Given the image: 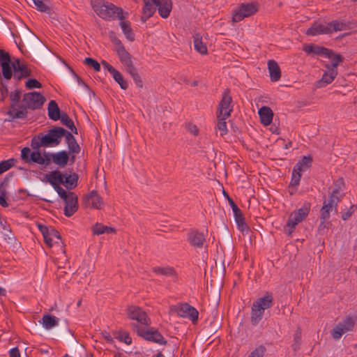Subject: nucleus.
Here are the masks:
<instances>
[{
  "mask_svg": "<svg viewBox=\"0 0 357 357\" xmlns=\"http://www.w3.org/2000/svg\"><path fill=\"white\" fill-rule=\"evenodd\" d=\"M301 345V330L298 328L294 335V343L291 344L292 349L297 351Z\"/></svg>",
  "mask_w": 357,
  "mask_h": 357,
  "instance_id": "obj_48",
  "label": "nucleus"
},
{
  "mask_svg": "<svg viewBox=\"0 0 357 357\" xmlns=\"http://www.w3.org/2000/svg\"><path fill=\"white\" fill-rule=\"evenodd\" d=\"M335 188L334 189H337L338 190H343V188L344 187V181L342 178H339L337 180H336L334 183Z\"/></svg>",
  "mask_w": 357,
  "mask_h": 357,
  "instance_id": "obj_64",
  "label": "nucleus"
},
{
  "mask_svg": "<svg viewBox=\"0 0 357 357\" xmlns=\"http://www.w3.org/2000/svg\"><path fill=\"white\" fill-rule=\"evenodd\" d=\"M303 50L307 54L321 55L326 58H331L333 54L332 50L314 44H305Z\"/></svg>",
  "mask_w": 357,
  "mask_h": 357,
  "instance_id": "obj_17",
  "label": "nucleus"
},
{
  "mask_svg": "<svg viewBox=\"0 0 357 357\" xmlns=\"http://www.w3.org/2000/svg\"><path fill=\"white\" fill-rule=\"evenodd\" d=\"M52 153L45 152L43 154L44 157H42V162H40V165H44L45 166L49 165L52 160Z\"/></svg>",
  "mask_w": 357,
  "mask_h": 357,
  "instance_id": "obj_61",
  "label": "nucleus"
},
{
  "mask_svg": "<svg viewBox=\"0 0 357 357\" xmlns=\"http://www.w3.org/2000/svg\"><path fill=\"white\" fill-rule=\"evenodd\" d=\"M82 204L86 208L90 206L96 209H100L103 204V201L102 197L98 194L97 191L92 190L84 196Z\"/></svg>",
  "mask_w": 357,
  "mask_h": 357,
  "instance_id": "obj_15",
  "label": "nucleus"
},
{
  "mask_svg": "<svg viewBox=\"0 0 357 357\" xmlns=\"http://www.w3.org/2000/svg\"><path fill=\"white\" fill-rule=\"evenodd\" d=\"M37 9L40 12L47 13L50 10V7L45 3L46 0H32Z\"/></svg>",
  "mask_w": 357,
  "mask_h": 357,
  "instance_id": "obj_52",
  "label": "nucleus"
},
{
  "mask_svg": "<svg viewBox=\"0 0 357 357\" xmlns=\"http://www.w3.org/2000/svg\"><path fill=\"white\" fill-rule=\"evenodd\" d=\"M328 29L330 30V34L334 31H344L349 29V23L344 20H333L327 23Z\"/></svg>",
  "mask_w": 357,
  "mask_h": 357,
  "instance_id": "obj_33",
  "label": "nucleus"
},
{
  "mask_svg": "<svg viewBox=\"0 0 357 357\" xmlns=\"http://www.w3.org/2000/svg\"><path fill=\"white\" fill-rule=\"evenodd\" d=\"M54 190L58 193L59 197L64 201L68 197H69V192H66L64 189H63L61 186H59L54 188Z\"/></svg>",
  "mask_w": 357,
  "mask_h": 357,
  "instance_id": "obj_58",
  "label": "nucleus"
},
{
  "mask_svg": "<svg viewBox=\"0 0 357 357\" xmlns=\"http://www.w3.org/2000/svg\"><path fill=\"white\" fill-rule=\"evenodd\" d=\"M69 159V153L66 151H61L52 154V162L60 167H64L68 164Z\"/></svg>",
  "mask_w": 357,
  "mask_h": 357,
  "instance_id": "obj_25",
  "label": "nucleus"
},
{
  "mask_svg": "<svg viewBox=\"0 0 357 357\" xmlns=\"http://www.w3.org/2000/svg\"><path fill=\"white\" fill-rule=\"evenodd\" d=\"M119 24L126 38L130 41H133L135 34L132 32L130 22L122 20Z\"/></svg>",
  "mask_w": 357,
  "mask_h": 357,
  "instance_id": "obj_39",
  "label": "nucleus"
},
{
  "mask_svg": "<svg viewBox=\"0 0 357 357\" xmlns=\"http://www.w3.org/2000/svg\"><path fill=\"white\" fill-rule=\"evenodd\" d=\"M111 75L122 89L126 90L128 88L127 82L124 80L122 74L119 70L116 69Z\"/></svg>",
  "mask_w": 357,
  "mask_h": 357,
  "instance_id": "obj_44",
  "label": "nucleus"
},
{
  "mask_svg": "<svg viewBox=\"0 0 357 357\" xmlns=\"http://www.w3.org/2000/svg\"><path fill=\"white\" fill-rule=\"evenodd\" d=\"M31 146L33 149L38 151L41 146L45 147V144L43 139V133L40 132L32 138Z\"/></svg>",
  "mask_w": 357,
  "mask_h": 357,
  "instance_id": "obj_45",
  "label": "nucleus"
},
{
  "mask_svg": "<svg viewBox=\"0 0 357 357\" xmlns=\"http://www.w3.org/2000/svg\"><path fill=\"white\" fill-rule=\"evenodd\" d=\"M258 113L262 124L268 126L271 123L273 117V112L270 107L266 106L262 107L259 109Z\"/></svg>",
  "mask_w": 357,
  "mask_h": 357,
  "instance_id": "obj_30",
  "label": "nucleus"
},
{
  "mask_svg": "<svg viewBox=\"0 0 357 357\" xmlns=\"http://www.w3.org/2000/svg\"><path fill=\"white\" fill-rule=\"evenodd\" d=\"M153 272L156 274H160L168 277H176L177 274L175 269L171 266L160 267L156 266L153 268Z\"/></svg>",
  "mask_w": 357,
  "mask_h": 357,
  "instance_id": "obj_38",
  "label": "nucleus"
},
{
  "mask_svg": "<svg viewBox=\"0 0 357 357\" xmlns=\"http://www.w3.org/2000/svg\"><path fill=\"white\" fill-rule=\"evenodd\" d=\"M274 300L272 294L267 292L263 297L258 298L251 307L250 322L257 326L262 319L266 310L273 305Z\"/></svg>",
  "mask_w": 357,
  "mask_h": 357,
  "instance_id": "obj_3",
  "label": "nucleus"
},
{
  "mask_svg": "<svg viewBox=\"0 0 357 357\" xmlns=\"http://www.w3.org/2000/svg\"><path fill=\"white\" fill-rule=\"evenodd\" d=\"M59 120H61L63 125L71 130L72 133L77 135V129L75 127L73 121L69 117L67 113L62 112V116Z\"/></svg>",
  "mask_w": 357,
  "mask_h": 357,
  "instance_id": "obj_41",
  "label": "nucleus"
},
{
  "mask_svg": "<svg viewBox=\"0 0 357 357\" xmlns=\"http://www.w3.org/2000/svg\"><path fill=\"white\" fill-rule=\"evenodd\" d=\"M109 37L111 41L115 45V50H116L118 48H120L121 47L124 46L121 40L118 38L114 31H110L109 32Z\"/></svg>",
  "mask_w": 357,
  "mask_h": 357,
  "instance_id": "obj_54",
  "label": "nucleus"
},
{
  "mask_svg": "<svg viewBox=\"0 0 357 357\" xmlns=\"http://www.w3.org/2000/svg\"><path fill=\"white\" fill-rule=\"evenodd\" d=\"M64 177L66 174H62L59 170L52 171L45 176V181L50 183L54 189L60 186V184L63 185Z\"/></svg>",
  "mask_w": 357,
  "mask_h": 357,
  "instance_id": "obj_21",
  "label": "nucleus"
},
{
  "mask_svg": "<svg viewBox=\"0 0 357 357\" xmlns=\"http://www.w3.org/2000/svg\"><path fill=\"white\" fill-rule=\"evenodd\" d=\"M15 161L16 160L14 158L1 161L0 162V174H3L13 167L15 165Z\"/></svg>",
  "mask_w": 357,
  "mask_h": 357,
  "instance_id": "obj_49",
  "label": "nucleus"
},
{
  "mask_svg": "<svg viewBox=\"0 0 357 357\" xmlns=\"http://www.w3.org/2000/svg\"><path fill=\"white\" fill-rule=\"evenodd\" d=\"M64 214L67 217L72 216L78 210V198L73 192H69V197L64 200Z\"/></svg>",
  "mask_w": 357,
  "mask_h": 357,
  "instance_id": "obj_18",
  "label": "nucleus"
},
{
  "mask_svg": "<svg viewBox=\"0 0 357 357\" xmlns=\"http://www.w3.org/2000/svg\"><path fill=\"white\" fill-rule=\"evenodd\" d=\"M40 322L45 329L49 330L58 325L59 319L53 315L44 314Z\"/></svg>",
  "mask_w": 357,
  "mask_h": 357,
  "instance_id": "obj_34",
  "label": "nucleus"
},
{
  "mask_svg": "<svg viewBox=\"0 0 357 357\" xmlns=\"http://www.w3.org/2000/svg\"><path fill=\"white\" fill-rule=\"evenodd\" d=\"M301 172H299L298 171H295V169H293L292 172V176H291V180L290 182V186L291 187H296L299 184L301 178Z\"/></svg>",
  "mask_w": 357,
  "mask_h": 357,
  "instance_id": "obj_55",
  "label": "nucleus"
},
{
  "mask_svg": "<svg viewBox=\"0 0 357 357\" xmlns=\"http://www.w3.org/2000/svg\"><path fill=\"white\" fill-rule=\"evenodd\" d=\"M48 116L51 120L58 121L62 116V112L55 100H50L47 107Z\"/></svg>",
  "mask_w": 357,
  "mask_h": 357,
  "instance_id": "obj_28",
  "label": "nucleus"
},
{
  "mask_svg": "<svg viewBox=\"0 0 357 357\" xmlns=\"http://www.w3.org/2000/svg\"><path fill=\"white\" fill-rule=\"evenodd\" d=\"M232 98L229 94V90L227 89L222 93V99L219 103L217 114L229 117L233 111Z\"/></svg>",
  "mask_w": 357,
  "mask_h": 357,
  "instance_id": "obj_11",
  "label": "nucleus"
},
{
  "mask_svg": "<svg viewBox=\"0 0 357 357\" xmlns=\"http://www.w3.org/2000/svg\"><path fill=\"white\" fill-rule=\"evenodd\" d=\"M12 173L8 174L0 183V195H6V187L12 178Z\"/></svg>",
  "mask_w": 357,
  "mask_h": 357,
  "instance_id": "obj_51",
  "label": "nucleus"
},
{
  "mask_svg": "<svg viewBox=\"0 0 357 357\" xmlns=\"http://www.w3.org/2000/svg\"><path fill=\"white\" fill-rule=\"evenodd\" d=\"M21 158L27 163H37L42 162V155L39 151H31L29 147H24L21 151Z\"/></svg>",
  "mask_w": 357,
  "mask_h": 357,
  "instance_id": "obj_19",
  "label": "nucleus"
},
{
  "mask_svg": "<svg viewBox=\"0 0 357 357\" xmlns=\"http://www.w3.org/2000/svg\"><path fill=\"white\" fill-rule=\"evenodd\" d=\"M312 162V157L310 155L303 156L294 166L295 171L302 172L308 169Z\"/></svg>",
  "mask_w": 357,
  "mask_h": 357,
  "instance_id": "obj_35",
  "label": "nucleus"
},
{
  "mask_svg": "<svg viewBox=\"0 0 357 357\" xmlns=\"http://www.w3.org/2000/svg\"><path fill=\"white\" fill-rule=\"evenodd\" d=\"M10 64L11 59L9 53L0 49V65L2 68L3 76L6 79H10L13 76Z\"/></svg>",
  "mask_w": 357,
  "mask_h": 357,
  "instance_id": "obj_16",
  "label": "nucleus"
},
{
  "mask_svg": "<svg viewBox=\"0 0 357 357\" xmlns=\"http://www.w3.org/2000/svg\"><path fill=\"white\" fill-rule=\"evenodd\" d=\"M131 327L137 335L146 340L160 344H166L167 341L162 334L154 328L146 329V326L142 327L139 324H131Z\"/></svg>",
  "mask_w": 357,
  "mask_h": 357,
  "instance_id": "obj_4",
  "label": "nucleus"
},
{
  "mask_svg": "<svg viewBox=\"0 0 357 357\" xmlns=\"http://www.w3.org/2000/svg\"><path fill=\"white\" fill-rule=\"evenodd\" d=\"M69 68L72 73L73 77L77 82L78 84L83 86L88 90H90L89 86L82 79V78L79 77L73 69H71L70 67Z\"/></svg>",
  "mask_w": 357,
  "mask_h": 357,
  "instance_id": "obj_59",
  "label": "nucleus"
},
{
  "mask_svg": "<svg viewBox=\"0 0 357 357\" xmlns=\"http://www.w3.org/2000/svg\"><path fill=\"white\" fill-rule=\"evenodd\" d=\"M79 176L77 173H73L68 176L66 174L64 177L63 185L68 190H73L77 187L78 183Z\"/></svg>",
  "mask_w": 357,
  "mask_h": 357,
  "instance_id": "obj_37",
  "label": "nucleus"
},
{
  "mask_svg": "<svg viewBox=\"0 0 357 357\" xmlns=\"http://www.w3.org/2000/svg\"><path fill=\"white\" fill-rule=\"evenodd\" d=\"M194 38L195 49L201 54H206L208 52L206 45L202 42V37L199 34H195Z\"/></svg>",
  "mask_w": 357,
  "mask_h": 357,
  "instance_id": "obj_40",
  "label": "nucleus"
},
{
  "mask_svg": "<svg viewBox=\"0 0 357 357\" xmlns=\"http://www.w3.org/2000/svg\"><path fill=\"white\" fill-rule=\"evenodd\" d=\"M337 75V69L328 68V71L325 72L322 78L318 81L317 87H323L331 84Z\"/></svg>",
  "mask_w": 357,
  "mask_h": 357,
  "instance_id": "obj_29",
  "label": "nucleus"
},
{
  "mask_svg": "<svg viewBox=\"0 0 357 357\" xmlns=\"http://www.w3.org/2000/svg\"><path fill=\"white\" fill-rule=\"evenodd\" d=\"M259 8V4L257 2L241 3L238 9L233 15V22H238L245 17H249L255 14Z\"/></svg>",
  "mask_w": 357,
  "mask_h": 357,
  "instance_id": "obj_8",
  "label": "nucleus"
},
{
  "mask_svg": "<svg viewBox=\"0 0 357 357\" xmlns=\"http://www.w3.org/2000/svg\"><path fill=\"white\" fill-rule=\"evenodd\" d=\"M22 92L19 89H16L14 91H12L10 94V104L9 106V109L7 112V115L9 116L8 119H5V121H13L15 119H18L17 118L14 117L15 113H16L19 110V104L20 100L21 99Z\"/></svg>",
  "mask_w": 357,
  "mask_h": 357,
  "instance_id": "obj_12",
  "label": "nucleus"
},
{
  "mask_svg": "<svg viewBox=\"0 0 357 357\" xmlns=\"http://www.w3.org/2000/svg\"><path fill=\"white\" fill-rule=\"evenodd\" d=\"M155 6L158 7L159 15L162 18H167L169 16L172 8L171 0H152Z\"/></svg>",
  "mask_w": 357,
  "mask_h": 357,
  "instance_id": "obj_22",
  "label": "nucleus"
},
{
  "mask_svg": "<svg viewBox=\"0 0 357 357\" xmlns=\"http://www.w3.org/2000/svg\"><path fill=\"white\" fill-rule=\"evenodd\" d=\"M126 72L130 75L137 86L142 89L143 87V81L138 73L137 69L133 66L126 70Z\"/></svg>",
  "mask_w": 357,
  "mask_h": 357,
  "instance_id": "obj_42",
  "label": "nucleus"
},
{
  "mask_svg": "<svg viewBox=\"0 0 357 357\" xmlns=\"http://www.w3.org/2000/svg\"><path fill=\"white\" fill-rule=\"evenodd\" d=\"M45 101V97L40 92L33 91L24 93L19 106V110L15 113L14 117L18 119H26L28 116V109H40Z\"/></svg>",
  "mask_w": 357,
  "mask_h": 357,
  "instance_id": "obj_1",
  "label": "nucleus"
},
{
  "mask_svg": "<svg viewBox=\"0 0 357 357\" xmlns=\"http://www.w3.org/2000/svg\"><path fill=\"white\" fill-rule=\"evenodd\" d=\"M171 310L176 312L177 315L181 317L189 318L193 324L197 321L199 312L196 308L188 303L174 305L171 307Z\"/></svg>",
  "mask_w": 357,
  "mask_h": 357,
  "instance_id": "obj_10",
  "label": "nucleus"
},
{
  "mask_svg": "<svg viewBox=\"0 0 357 357\" xmlns=\"http://www.w3.org/2000/svg\"><path fill=\"white\" fill-rule=\"evenodd\" d=\"M340 190L333 189L329 195V199L324 200L323 203V216H328V211H335L337 212L338 202L341 200L342 195H340Z\"/></svg>",
  "mask_w": 357,
  "mask_h": 357,
  "instance_id": "obj_13",
  "label": "nucleus"
},
{
  "mask_svg": "<svg viewBox=\"0 0 357 357\" xmlns=\"http://www.w3.org/2000/svg\"><path fill=\"white\" fill-rule=\"evenodd\" d=\"M266 350L264 345H260L252 351L248 357H264Z\"/></svg>",
  "mask_w": 357,
  "mask_h": 357,
  "instance_id": "obj_53",
  "label": "nucleus"
},
{
  "mask_svg": "<svg viewBox=\"0 0 357 357\" xmlns=\"http://www.w3.org/2000/svg\"><path fill=\"white\" fill-rule=\"evenodd\" d=\"M0 91H1L0 101L3 102V101H4L6 97L8 94V89L6 85H4L3 83H1V87L0 89Z\"/></svg>",
  "mask_w": 357,
  "mask_h": 357,
  "instance_id": "obj_63",
  "label": "nucleus"
},
{
  "mask_svg": "<svg viewBox=\"0 0 357 357\" xmlns=\"http://www.w3.org/2000/svg\"><path fill=\"white\" fill-rule=\"evenodd\" d=\"M84 63L90 68L94 69L95 71L99 72L100 70V63L95 59L87 57L84 60Z\"/></svg>",
  "mask_w": 357,
  "mask_h": 357,
  "instance_id": "obj_50",
  "label": "nucleus"
},
{
  "mask_svg": "<svg viewBox=\"0 0 357 357\" xmlns=\"http://www.w3.org/2000/svg\"><path fill=\"white\" fill-rule=\"evenodd\" d=\"M307 36H316L320 34H330V30L328 25L321 24L317 22H314L312 26L306 31Z\"/></svg>",
  "mask_w": 357,
  "mask_h": 357,
  "instance_id": "obj_24",
  "label": "nucleus"
},
{
  "mask_svg": "<svg viewBox=\"0 0 357 357\" xmlns=\"http://www.w3.org/2000/svg\"><path fill=\"white\" fill-rule=\"evenodd\" d=\"M121 342H123L128 345H130L132 343V338L130 336L128 333L124 332L120 333L117 337Z\"/></svg>",
  "mask_w": 357,
  "mask_h": 357,
  "instance_id": "obj_57",
  "label": "nucleus"
},
{
  "mask_svg": "<svg viewBox=\"0 0 357 357\" xmlns=\"http://www.w3.org/2000/svg\"><path fill=\"white\" fill-rule=\"evenodd\" d=\"M93 235H100L103 234L115 233L116 229L113 227L103 225L102 223L97 222L92 227Z\"/></svg>",
  "mask_w": 357,
  "mask_h": 357,
  "instance_id": "obj_36",
  "label": "nucleus"
},
{
  "mask_svg": "<svg viewBox=\"0 0 357 357\" xmlns=\"http://www.w3.org/2000/svg\"><path fill=\"white\" fill-rule=\"evenodd\" d=\"M38 227L40 231L42 233V234L43 236L44 241H45V243L49 247H52V239L51 237L49 236L50 228H48L47 226L41 225V224H38Z\"/></svg>",
  "mask_w": 357,
  "mask_h": 357,
  "instance_id": "obj_46",
  "label": "nucleus"
},
{
  "mask_svg": "<svg viewBox=\"0 0 357 357\" xmlns=\"http://www.w3.org/2000/svg\"><path fill=\"white\" fill-rule=\"evenodd\" d=\"M331 59V64H327L326 66L327 68L336 69L340 63L344 61V57L340 54H336L333 52V56L330 58Z\"/></svg>",
  "mask_w": 357,
  "mask_h": 357,
  "instance_id": "obj_47",
  "label": "nucleus"
},
{
  "mask_svg": "<svg viewBox=\"0 0 357 357\" xmlns=\"http://www.w3.org/2000/svg\"><path fill=\"white\" fill-rule=\"evenodd\" d=\"M229 205L234 212L235 221L237 224L238 229L244 234H248L250 228L245 222V218L241 210L238 207L232 199L227 197Z\"/></svg>",
  "mask_w": 357,
  "mask_h": 357,
  "instance_id": "obj_14",
  "label": "nucleus"
},
{
  "mask_svg": "<svg viewBox=\"0 0 357 357\" xmlns=\"http://www.w3.org/2000/svg\"><path fill=\"white\" fill-rule=\"evenodd\" d=\"M91 6L96 13L105 20H122L126 18L121 8L104 0H93Z\"/></svg>",
  "mask_w": 357,
  "mask_h": 357,
  "instance_id": "obj_2",
  "label": "nucleus"
},
{
  "mask_svg": "<svg viewBox=\"0 0 357 357\" xmlns=\"http://www.w3.org/2000/svg\"><path fill=\"white\" fill-rule=\"evenodd\" d=\"M356 322V317H347L339 322L331 331V335L334 340H339L347 332L352 331Z\"/></svg>",
  "mask_w": 357,
  "mask_h": 357,
  "instance_id": "obj_6",
  "label": "nucleus"
},
{
  "mask_svg": "<svg viewBox=\"0 0 357 357\" xmlns=\"http://www.w3.org/2000/svg\"><path fill=\"white\" fill-rule=\"evenodd\" d=\"M126 314L130 319L136 320L139 326H148L151 322L147 314L140 307L135 305H129Z\"/></svg>",
  "mask_w": 357,
  "mask_h": 357,
  "instance_id": "obj_9",
  "label": "nucleus"
},
{
  "mask_svg": "<svg viewBox=\"0 0 357 357\" xmlns=\"http://www.w3.org/2000/svg\"><path fill=\"white\" fill-rule=\"evenodd\" d=\"M144 6L143 8V13L141 17V20L145 22L150 18L155 11V7L152 0L144 1Z\"/></svg>",
  "mask_w": 357,
  "mask_h": 357,
  "instance_id": "obj_32",
  "label": "nucleus"
},
{
  "mask_svg": "<svg viewBox=\"0 0 357 357\" xmlns=\"http://www.w3.org/2000/svg\"><path fill=\"white\" fill-rule=\"evenodd\" d=\"M310 210V204L305 202L303 204L302 207L297 211L292 212L287 222V227H289V234H291L293 231V229L296 225L304 220L308 215Z\"/></svg>",
  "mask_w": 357,
  "mask_h": 357,
  "instance_id": "obj_7",
  "label": "nucleus"
},
{
  "mask_svg": "<svg viewBox=\"0 0 357 357\" xmlns=\"http://www.w3.org/2000/svg\"><path fill=\"white\" fill-rule=\"evenodd\" d=\"M228 117H225L223 115L217 114V125L216 128L220 131V135L224 136L227 133V123L225 120Z\"/></svg>",
  "mask_w": 357,
  "mask_h": 357,
  "instance_id": "obj_43",
  "label": "nucleus"
},
{
  "mask_svg": "<svg viewBox=\"0 0 357 357\" xmlns=\"http://www.w3.org/2000/svg\"><path fill=\"white\" fill-rule=\"evenodd\" d=\"M121 63L125 66L126 70L133 66L132 55L126 50L125 47H121L115 50Z\"/></svg>",
  "mask_w": 357,
  "mask_h": 357,
  "instance_id": "obj_23",
  "label": "nucleus"
},
{
  "mask_svg": "<svg viewBox=\"0 0 357 357\" xmlns=\"http://www.w3.org/2000/svg\"><path fill=\"white\" fill-rule=\"evenodd\" d=\"M187 129L190 133L194 135L195 136H197L199 134V129L195 124L188 123L187 125Z\"/></svg>",
  "mask_w": 357,
  "mask_h": 357,
  "instance_id": "obj_62",
  "label": "nucleus"
},
{
  "mask_svg": "<svg viewBox=\"0 0 357 357\" xmlns=\"http://www.w3.org/2000/svg\"><path fill=\"white\" fill-rule=\"evenodd\" d=\"M268 69L271 81L278 82L281 77V70L278 63L275 60H269L268 61Z\"/></svg>",
  "mask_w": 357,
  "mask_h": 357,
  "instance_id": "obj_26",
  "label": "nucleus"
},
{
  "mask_svg": "<svg viewBox=\"0 0 357 357\" xmlns=\"http://www.w3.org/2000/svg\"><path fill=\"white\" fill-rule=\"evenodd\" d=\"M333 211H328V216L325 217L323 216V206L321 207L320 210V223L318 227V232L319 234L323 235L326 233L329 227L332 225L331 222L330 221H326L327 219L330 218L331 212Z\"/></svg>",
  "mask_w": 357,
  "mask_h": 357,
  "instance_id": "obj_31",
  "label": "nucleus"
},
{
  "mask_svg": "<svg viewBox=\"0 0 357 357\" xmlns=\"http://www.w3.org/2000/svg\"><path fill=\"white\" fill-rule=\"evenodd\" d=\"M66 130L62 127L54 126L49 130L47 134L43 133V139L45 144V147H52L58 146L62 140V138L66 135Z\"/></svg>",
  "mask_w": 357,
  "mask_h": 357,
  "instance_id": "obj_5",
  "label": "nucleus"
},
{
  "mask_svg": "<svg viewBox=\"0 0 357 357\" xmlns=\"http://www.w3.org/2000/svg\"><path fill=\"white\" fill-rule=\"evenodd\" d=\"M355 208H356V206L354 205H351L350 206V208L347 211L343 212L342 213V220H348L351 216V215L354 213Z\"/></svg>",
  "mask_w": 357,
  "mask_h": 357,
  "instance_id": "obj_60",
  "label": "nucleus"
},
{
  "mask_svg": "<svg viewBox=\"0 0 357 357\" xmlns=\"http://www.w3.org/2000/svg\"><path fill=\"white\" fill-rule=\"evenodd\" d=\"M188 241L192 246L202 248L206 239L203 233L198 230H191L188 234Z\"/></svg>",
  "mask_w": 357,
  "mask_h": 357,
  "instance_id": "obj_20",
  "label": "nucleus"
},
{
  "mask_svg": "<svg viewBox=\"0 0 357 357\" xmlns=\"http://www.w3.org/2000/svg\"><path fill=\"white\" fill-rule=\"evenodd\" d=\"M25 86L28 89L35 88L40 89L42 87V84L36 79H29L25 83Z\"/></svg>",
  "mask_w": 357,
  "mask_h": 357,
  "instance_id": "obj_56",
  "label": "nucleus"
},
{
  "mask_svg": "<svg viewBox=\"0 0 357 357\" xmlns=\"http://www.w3.org/2000/svg\"><path fill=\"white\" fill-rule=\"evenodd\" d=\"M66 135H65L66 137V142L68 145V148L69 150V154L73 153V154H77L80 152V146L77 142L75 137L73 136L72 132H68L66 130Z\"/></svg>",
  "mask_w": 357,
  "mask_h": 357,
  "instance_id": "obj_27",
  "label": "nucleus"
}]
</instances>
